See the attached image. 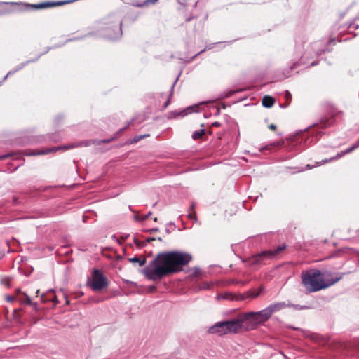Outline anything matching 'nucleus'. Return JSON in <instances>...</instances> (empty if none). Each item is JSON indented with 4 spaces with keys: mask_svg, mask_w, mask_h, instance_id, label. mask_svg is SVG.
I'll return each instance as SVG.
<instances>
[{
    "mask_svg": "<svg viewBox=\"0 0 359 359\" xmlns=\"http://www.w3.org/2000/svg\"><path fill=\"white\" fill-rule=\"evenodd\" d=\"M286 244L283 243L273 250H263L261 252L252 255L243 262L248 266L256 268L266 264L270 260L275 259L277 255L286 248Z\"/></svg>",
    "mask_w": 359,
    "mask_h": 359,
    "instance_id": "39448f33",
    "label": "nucleus"
},
{
    "mask_svg": "<svg viewBox=\"0 0 359 359\" xmlns=\"http://www.w3.org/2000/svg\"><path fill=\"white\" fill-rule=\"evenodd\" d=\"M103 27L102 36L109 40H117L122 36V22L114 15L106 18Z\"/></svg>",
    "mask_w": 359,
    "mask_h": 359,
    "instance_id": "0eeeda50",
    "label": "nucleus"
},
{
    "mask_svg": "<svg viewBox=\"0 0 359 359\" xmlns=\"http://www.w3.org/2000/svg\"><path fill=\"white\" fill-rule=\"evenodd\" d=\"M355 143L358 146V147H359V138L357 140V141Z\"/></svg>",
    "mask_w": 359,
    "mask_h": 359,
    "instance_id": "052dcab7",
    "label": "nucleus"
},
{
    "mask_svg": "<svg viewBox=\"0 0 359 359\" xmlns=\"http://www.w3.org/2000/svg\"><path fill=\"white\" fill-rule=\"evenodd\" d=\"M258 295H259V293H257V294H254L253 296H254L255 297H257Z\"/></svg>",
    "mask_w": 359,
    "mask_h": 359,
    "instance_id": "0e129e2a",
    "label": "nucleus"
},
{
    "mask_svg": "<svg viewBox=\"0 0 359 359\" xmlns=\"http://www.w3.org/2000/svg\"><path fill=\"white\" fill-rule=\"evenodd\" d=\"M128 237H129V234H127V233H123V234L121 236V238H122L123 241H126Z\"/></svg>",
    "mask_w": 359,
    "mask_h": 359,
    "instance_id": "a18cd8bd",
    "label": "nucleus"
},
{
    "mask_svg": "<svg viewBox=\"0 0 359 359\" xmlns=\"http://www.w3.org/2000/svg\"><path fill=\"white\" fill-rule=\"evenodd\" d=\"M17 72V70L15 69V68L14 69H12L11 71H9L7 74V76H12L15 73Z\"/></svg>",
    "mask_w": 359,
    "mask_h": 359,
    "instance_id": "4c0bfd02",
    "label": "nucleus"
},
{
    "mask_svg": "<svg viewBox=\"0 0 359 359\" xmlns=\"http://www.w3.org/2000/svg\"><path fill=\"white\" fill-rule=\"evenodd\" d=\"M133 242L138 247L140 245V241L135 237L133 238Z\"/></svg>",
    "mask_w": 359,
    "mask_h": 359,
    "instance_id": "09e8293b",
    "label": "nucleus"
},
{
    "mask_svg": "<svg viewBox=\"0 0 359 359\" xmlns=\"http://www.w3.org/2000/svg\"><path fill=\"white\" fill-rule=\"evenodd\" d=\"M327 51H329L327 48L326 46L321 48L320 43L316 42L311 44L302 55L300 60L293 62L290 67L285 68L283 72V74L285 77H290L291 76V72L300 67L301 65L308 64L307 67H313L317 65L318 64L317 60H313L309 64V60L310 58L313 59L315 57H318Z\"/></svg>",
    "mask_w": 359,
    "mask_h": 359,
    "instance_id": "20e7f679",
    "label": "nucleus"
},
{
    "mask_svg": "<svg viewBox=\"0 0 359 359\" xmlns=\"http://www.w3.org/2000/svg\"><path fill=\"white\" fill-rule=\"evenodd\" d=\"M270 147L269 146H266L264 147H263L262 149L264 150V149H269Z\"/></svg>",
    "mask_w": 359,
    "mask_h": 359,
    "instance_id": "13d9d810",
    "label": "nucleus"
},
{
    "mask_svg": "<svg viewBox=\"0 0 359 359\" xmlns=\"http://www.w3.org/2000/svg\"><path fill=\"white\" fill-rule=\"evenodd\" d=\"M220 126H221V123L218 121H215L212 123V126H214V127H219Z\"/></svg>",
    "mask_w": 359,
    "mask_h": 359,
    "instance_id": "c03bdc74",
    "label": "nucleus"
},
{
    "mask_svg": "<svg viewBox=\"0 0 359 359\" xmlns=\"http://www.w3.org/2000/svg\"><path fill=\"white\" fill-rule=\"evenodd\" d=\"M205 134V129H200V130H195L193 133V134L191 135V137L194 140H199V139L202 138V137Z\"/></svg>",
    "mask_w": 359,
    "mask_h": 359,
    "instance_id": "6ab92c4d",
    "label": "nucleus"
},
{
    "mask_svg": "<svg viewBox=\"0 0 359 359\" xmlns=\"http://www.w3.org/2000/svg\"><path fill=\"white\" fill-rule=\"evenodd\" d=\"M151 215V212H149V213H147L144 215H142V217L138 216V215H135L134 219L135 221H145L149 217V216Z\"/></svg>",
    "mask_w": 359,
    "mask_h": 359,
    "instance_id": "4be33fe9",
    "label": "nucleus"
},
{
    "mask_svg": "<svg viewBox=\"0 0 359 359\" xmlns=\"http://www.w3.org/2000/svg\"><path fill=\"white\" fill-rule=\"evenodd\" d=\"M290 307H293L295 309H297V310H302V309H308L309 307L306 306H301V305H299V304H290Z\"/></svg>",
    "mask_w": 359,
    "mask_h": 359,
    "instance_id": "cd10ccee",
    "label": "nucleus"
},
{
    "mask_svg": "<svg viewBox=\"0 0 359 359\" xmlns=\"http://www.w3.org/2000/svg\"><path fill=\"white\" fill-rule=\"evenodd\" d=\"M157 240H158V241H162V238H161V237H158V238H157Z\"/></svg>",
    "mask_w": 359,
    "mask_h": 359,
    "instance_id": "e2e57ef3",
    "label": "nucleus"
},
{
    "mask_svg": "<svg viewBox=\"0 0 359 359\" xmlns=\"http://www.w3.org/2000/svg\"><path fill=\"white\" fill-rule=\"evenodd\" d=\"M155 240H156V238H155L149 237V238H148L146 240V241H147V243H150V242H151V241H155Z\"/></svg>",
    "mask_w": 359,
    "mask_h": 359,
    "instance_id": "de8ad7c7",
    "label": "nucleus"
},
{
    "mask_svg": "<svg viewBox=\"0 0 359 359\" xmlns=\"http://www.w3.org/2000/svg\"><path fill=\"white\" fill-rule=\"evenodd\" d=\"M269 129H271V130H276V126L275 124H273V123H272V124H270V125L269 126Z\"/></svg>",
    "mask_w": 359,
    "mask_h": 359,
    "instance_id": "37998d69",
    "label": "nucleus"
},
{
    "mask_svg": "<svg viewBox=\"0 0 359 359\" xmlns=\"http://www.w3.org/2000/svg\"><path fill=\"white\" fill-rule=\"evenodd\" d=\"M285 97L287 100H290L292 99V95L287 90L285 92Z\"/></svg>",
    "mask_w": 359,
    "mask_h": 359,
    "instance_id": "e433bc0d",
    "label": "nucleus"
},
{
    "mask_svg": "<svg viewBox=\"0 0 359 359\" xmlns=\"http://www.w3.org/2000/svg\"><path fill=\"white\" fill-rule=\"evenodd\" d=\"M327 113L330 117H323L318 123L312 124L304 130L297 131L294 135L289 137L290 143L294 147H298L299 149H304L316 142L325 134L323 130L332 126L336 116L341 111L334 105H330Z\"/></svg>",
    "mask_w": 359,
    "mask_h": 359,
    "instance_id": "f03ea898",
    "label": "nucleus"
},
{
    "mask_svg": "<svg viewBox=\"0 0 359 359\" xmlns=\"http://www.w3.org/2000/svg\"><path fill=\"white\" fill-rule=\"evenodd\" d=\"M16 294H17L18 295H19V294H23V292H21V290H20L19 288H18V289H16Z\"/></svg>",
    "mask_w": 359,
    "mask_h": 359,
    "instance_id": "5fc2aeb1",
    "label": "nucleus"
},
{
    "mask_svg": "<svg viewBox=\"0 0 359 359\" xmlns=\"http://www.w3.org/2000/svg\"><path fill=\"white\" fill-rule=\"evenodd\" d=\"M128 261L132 263H137L140 266H142L145 264L146 263V259L145 258H140V257L135 256L134 257L129 258Z\"/></svg>",
    "mask_w": 359,
    "mask_h": 359,
    "instance_id": "a211bd4d",
    "label": "nucleus"
},
{
    "mask_svg": "<svg viewBox=\"0 0 359 359\" xmlns=\"http://www.w3.org/2000/svg\"><path fill=\"white\" fill-rule=\"evenodd\" d=\"M198 108V106L197 105H194V106H190V107H187L186 109L182 110V111H170L168 114V118H177L178 116H187L188 114H191L194 111H195V109H197Z\"/></svg>",
    "mask_w": 359,
    "mask_h": 359,
    "instance_id": "9b49d317",
    "label": "nucleus"
},
{
    "mask_svg": "<svg viewBox=\"0 0 359 359\" xmlns=\"http://www.w3.org/2000/svg\"><path fill=\"white\" fill-rule=\"evenodd\" d=\"M8 280H9L8 279L3 280H2V283H3L4 284H7V285H8V286H9V285H8Z\"/></svg>",
    "mask_w": 359,
    "mask_h": 359,
    "instance_id": "6e6d98bb",
    "label": "nucleus"
},
{
    "mask_svg": "<svg viewBox=\"0 0 359 359\" xmlns=\"http://www.w3.org/2000/svg\"><path fill=\"white\" fill-rule=\"evenodd\" d=\"M201 273V269L198 266H196L193 269V276H198Z\"/></svg>",
    "mask_w": 359,
    "mask_h": 359,
    "instance_id": "7c9ffc66",
    "label": "nucleus"
},
{
    "mask_svg": "<svg viewBox=\"0 0 359 359\" xmlns=\"http://www.w3.org/2000/svg\"><path fill=\"white\" fill-rule=\"evenodd\" d=\"M357 148H358V146L355 144V143H354L352 146L349 147L348 148H347L346 149H345L344 151L346 153V154H348L353 152Z\"/></svg>",
    "mask_w": 359,
    "mask_h": 359,
    "instance_id": "393cba45",
    "label": "nucleus"
},
{
    "mask_svg": "<svg viewBox=\"0 0 359 359\" xmlns=\"http://www.w3.org/2000/svg\"><path fill=\"white\" fill-rule=\"evenodd\" d=\"M158 231V228H153V229H149L144 230V231L149 232V233H153V232H156V231Z\"/></svg>",
    "mask_w": 359,
    "mask_h": 359,
    "instance_id": "f704fd0d",
    "label": "nucleus"
},
{
    "mask_svg": "<svg viewBox=\"0 0 359 359\" xmlns=\"http://www.w3.org/2000/svg\"><path fill=\"white\" fill-rule=\"evenodd\" d=\"M222 108H223V109H225V108H226L225 104H223V105H222Z\"/></svg>",
    "mask_w": 359,
    "mask_h": 359,
    "instance_id": "774afa93",
    "label": "nucleus"
},
{
    "mask_svg": "<svg viewBox=\"0 0 359 359\" xmlns=\"http://www.w3.org/2000/svg\"><path fill=\"white\" fill-rule=\"evenodd\" d=\"M180 74L178 75V76L177 77V79H175V82L173 83V84L171 86V89H170V97H171L172 95V93H173V90H174V88H175V86L176 84V83L178 81V79H179V76H180Z\"/></svg>",
    "mask_w": 359,
    "mask_h": 359,
    "instance_id": "72a5a7b5",
    "label": "nucleus"
},
{
    "mask_svg": "<svg viewBox=\"0 0 359 359\" xmlns=\"http://www.w3.org/2000/svg\"><path fill=\"white\" fill-rule=\"evenodd\" d=\"M189 209H190V212H194V210H195V203L194 202H192Z\"/></svg>",
    "mask_w": 359,
    "mask_h": 359,
    "instance_id": "79ce46f5",
    "label": "nucleus"
},
{
    "mask_svg": "<svg viewBox=\"0 0 359 359\" xmlns=\"http://www.w3.org/2000/svg\"><path fill=\"white\" fill-rule=\"evenodd\" d=\"M93 291H101L108 285L106 276L97 269L92 271V280L88 284Z\"/></svg>",
    "mask_w": 359,
    "mask_h": 359,
    "instance_id": "1a4fd4ad",
    "label": "nucleus"
},
{
    "mask_svg": "<svg viewBox=\"0 0 359 359\" xmlns=\"http://www.w3.org/2000/svg\"><path fill=\"white\" fill-rule=\"evenodd\" d=\"M271 315L268 309L265 308L257 312H248L241 316L243 320V326L246 330H252L260 323L266 322L271 318Z\"/></svg>",
    "mask_w": 359,
    "mask_h": 359,
    "instance_id": "6e6552de",
    "label": "nucleus"
},
{
    "mask_svg": "<svg viewBox=\"0 0 359 359\" xmlns=\"http://www.w3.org/2000/svg\"><path fill=\"white\" fill-rule=\"evenodd\" d=\"M158 0H144L143 1H134L132 5L137 8L147 7L151 4L157 3Z\"/></svg>",
    "mask_w": 359,
    "mask_h": 359,
    "instance_id": "2eb2a0df",
    "label": "nucleus"
},
{
    "mask_svg": "<svg viewBox=\"0 0 359 359\" xmlns=\"http://www.w3.org/2000/svg\"><path fill=\"white\" fill-rule=\"evenodd\" d=\"M74 146L72 144H67V145H64L62 147H52V148L46 149H37V150L33 151L30 153H27V154H26V155H27V156L45 155V154H50V152H53V151H58L60 149L67 150L69 149L74 148Z\"/></svg>",
    "mask_w": 359,
    "mask_h": 359,
    "instance_id": "9d476101",
    "label": "nucleus"
},
{
    "mask_svg": "<svg viewBox=\"0 0 359 359\" xmlns=\"http://www.w3.org/2000/svg\"><path fill=\"white\" fill-rule=\"evenodd\" d=\"M290 303H285V302H276L274 304H271L269 306H267L271 315H272L273 313L280 311L283 309H284L286 307H290Z\"/></svg>",
    "mask_w": 359,
    "mask_h": 359,
    "instance_id": "f8f14e48",
    "label": "nucleus"
},
{
    "mask_svg": "<svg viewBox=\"0 0 359 359\" xmlns=\"http://www.w3.org/2000/svg\"><path fill=\"white\" fill-rule=\"evenodd\" d=\"M9 6H19V3L16 2H0V15H4L11 13L13 11Z\"/></svg>",
    "mask_w": 359,
    "mask_h": 359,
    "instance_id": "4468645a",
    "label": "nucleus"
},
{
    "mask_svg": "<svg viewBox=\"0 0 359 359\" xmlns=\"http://www.w3.org/2000/svg\"><path fill=\"white\" fill-rule=\"evenodd\" d=\"M127 128V126L124 127V128H121L117 133H116V135H115L113 137L111 138H109V139H104V140H102L100 141V142L102 143H109L110 142L111 140L116 139L117 137V135L118 134H121L124 130H126V128Z\"/></svg>",
    "mask_w": 359,
    "mask_h": 359,
    "instance_id": "412c9836",
    "label": "nucleus"
},
{
    "mask_svg": "<svg viewBox=\"0 0 359 359\" xmlns=\"http://www.w3.org/2000/svg\"><path fill=\"white\" fill-rule=\"evenodd\" d=\"M50 49V48H47V50L45 52V53H43L40 55H39L37 57H36L35 58H33V59H31V60H27L26 62H29V63H32V62H35L36 61H38V60L41 57V56H42L43 55H44L45 53H48V51Z\"/></svg>",
    "mask_w": 359,
    "mask_h": 359,
    "instance_id": "a878e982",
    "label": "nucleus"
},
{
    "mask_svg": "<svg viewBox=\"0 0 359 359\" xmlns=\"http://www.w3.org/2000/svg\"><path fill=\"white\" fill-rule=\"evenodd\" d=\"M4 252H0V260L4 257Z\"/></svg>",
    "mask_w": 359,
    "mask_h": 359,
    "instance_id": "4d7b16f0",
    "label": "nucleus"
},
{
    "mask_svg": "<svg viewBox=\"0 0 359 359\" xmlns=\"http://www.w3.org/2000/svg\"><path fill=\"white\" fill-rule=\"evenodd\" d=\"M50 139L54 142H57L60 140V137L57 133L53 134L52 136L50 137Z\"/></svg>",
    "mask_w": 359,
    "mask_h": 359,
    "instance_id": "2f4dec72",
    "label": "nucleus"
},
{
    "mask_svg": "<svg viewBox=\"0 0 359 359\" xmlns=\"http://www.w3.org/2000/svg\"><path fill=\"white\" fill-rule=\"evenodd\" d=\"M13 201L14 205H18L19 203L18 198L16 196H13Z\"/></svg>",
    "mask_w": 359,
    "mask_h": 359,
    "instance_id": "ea45409f",
    "label": "nucleus"
},
{
    "mask_svg": "<svg viewBox=\"0 0 359 359\" xmlns=\"http://www.w3.org/2000/svg\"><path fill=\"white\" fill-rule=\"evenodd\" d=\"M22 295V296L20 297V301L21 302L26 304H29V305L32 304V300H31V298L29 297V296H28L25 293H23Z\"/></svg>",
    "mask_w": 359,
    "mask_h": 359,
    "instance_id": "aec40b11",
    "label": "nucleus"
},
{
    "mask_svg": "<svg viewBox=\"0 0 359 359\" xmlns=\"http://www.w3.org/2000/svg\"><path fill=\"white\" fill-rule=\"evenodd\" d=\"M149 134H147V135H135L130 141V143L131 144H134V143H137L140 140H141L142 139L144 138L145 137H149Z\"/></svg>",
    "mask_w": 359,
    "mask_h": 359,
    "instance_id": "5701e85b",
    "label": "nucleus"
},
{
    "mask_svg": "<svg viewBox=\"0 0 359 359\" xmlns=\"http://www.w3.org/2000/svg\"><path fill=\"white\" fill-rule=\"evenodd\" d=\"M221 43L222 42H217V43H212L207 44L204 49L201 50L197 54H196L194 56H192L190 59L186 60L185 61L187 62H190L193 61L199 55L202 54L203 53H204L206 50L212 49L217 44H219V43Z\"/></svg>",
    "mask_w": 359,
    "mask_h": 359,
    "instance_id": "dca6fc26",
    "label": "nucleus"
},
{
    "mask_svg": "<svg viewBox=\"0 0 359 359\" xmlns=\"http://www.w3.org/2000/svg\"><path fill=\"white\" fill-rule=\"evenodd\" d=\"M274 102H275L274 98L269 95H264L263 97L262 101L263 107H264L266 108L271 107L274 104Z\"/></svg>",
    "mask_w": 359,
    "mask_h": 359,
    "instance_id": "f3484780",
    "label": "nucleus"
},
{
    "mask_svg": "<svg viewBox=\"0 0 359 359\" xmlns=\"http://www.w3.org/2000/svg\"><path fill=\"white\" fill-rule=\"evenodd\" d=\"M172 230H173L172 228L170 229V226H167V227L165 229V231L167 233H170Z\"/></svg>",
    "mask_w": 359,
    "mask_h": 359,
    "instance_id": "49530a36",
    "label": "nucleus"
},
{
    "mask_svg": "<svg viewBox=\"0 0 359 359\" xmlns=\"http://www.w3.org/2000/svg\"><path fill=\"white\" fill-rule=\"evenodd\" d=\"M18 154H17L15 152H9V153H7V154H4V155H0V161L6 159V158H10V157L15 156H18Z\"/></svg>",
    "mask_w": 359,
    "mask_h": 359,
    "instance_id": "b1692460",
    "label": "nucleus"
},
{
    "mask_svg": "<svg viewBox=\"0 0 359 359\" xmlns=\"http://www.w3.org/2000/svg\"><path fill=\"white\" fill-rule=\"evenodd\" d=\"M192 18H193L192 17L188 18L186 19V21L187 22H189V21H191L192 20Z\"/></svg>",
    "mask_w": 359,
    "mask_h": 359,
    "instance_id": "bf43d9fd",
    "label": "nucleus"
},
{
    "mask_svg": "<svg viewBox=\"0 0 359 359\" xmlns=\"http://www.w3.org/2000/svg\"><path fill=\"white\" fill-rule=\"evenodd\" d=\"M83 144L87 147L89 145V143H88V142H86L83 143Z\"/></svg>",
    "mask_w": 359,
    "mask_h": 359,
    "instance_id": "680f3d73",
    "label": "nucleus"
},
{
    "mask_svg": "<svg viewBox=\"0 0 359 359\" xmlns=\"http://www.w3.org/2000/svg\"><path fill=\"white\" fill-rule=\"evenodd\" d=\"M147 241H144L142 242H140V245H138V247H140V248H143L146 245H147Z\"/></svg>",
    "mask_w": 359,
    "mask_h": 359,
    "instance_id": "a19ab883",
    "label": "nucleus"
},
{
    "mask_svg": "<svg viewBox=\"0 0 359 359\" xmlns=\"http://www.w3.org/2000/svg\"><path fill=\"white\" fill-rule=\"evenodd\" d=\"M220 114V109L219 108H217L216 109V112L215 113V116H217Z\"/></svg>",
    "mask_w": 359,
    "mask_h": 359,
    "instance_id": "603ef678",
    "label": "nucleus"
},
{
    "mask_svg": "<svg viewBox=\"0 0 359 359\" xmlns=\"http://www.w3.org/2000/svg\"><path fill=\"white\" fill-rule=\"evenodd\" d=\"M167 226H172V229H174L175 228V226L174 223H172V222H170L169 224H167Z\"/></svg>",
    "mask_w": 359,
    "mask_h": 359,
    "instance_id": "864d4df0",
    "label": "nucleus"
},
{
    "mask_svg": "<svg viewBox=\"0 0 359 359\" xmlns=\"http://www.w3.org/2000/svg\"><path fill=\"white\" fill-rule=\"evenodd\" d=\"M345 273H338L332 275L331 278L320 279L321 276H327L326 273H322L320 270L304 271L302 273V283L308 292H317L326 289L342 279Z\"/></svg>",
    "mask_w": 359,
    "mask_h": 359,
    "instance_id": "7ed1b4c3",
    "label": "nucleus"
},
{
    "mask_svg": "<svg viewBox=\"0 0 359 359\" xmlns=\"http://www.w3.org/2000/svg\"><path fill=\"white\" fill-rule=\"evenodd\" d=\"M9 76H7V74L3 78V79L1 81H0V86L2 85V83L6 81V79Z\"/></svg>",
    "mask_w": 359,
    "mask_h": 359,
    "instance_id": "8fccbe9b",
    "label": "nucleus"
},
{
    "mask_svg": "<svg viewBox=\"0 0 359 359\" xmlns=\"http://www.w3.org/2000/svg\"><path fill=\"white\" fill-rule=\"evenodd\" d=\"M27 65H29V62H26V61L23 62L19 64L18 65H17L15 67V69L17 70V72H18L20 69H22V68H24Z\"/></svg>",
    "mask_w": 359,
    "mask_h": 359,
    "instance_id": "c85d7f7f",
    "label": "nucleus"
},
{
    "mask_svg": "<svg viewBox=\"0 0 359 359\" xmlns=\"http://www.w3.org/2000/svg\"><path fill=\"white\" fill-rule=\"evenodd\" d=\"M229 297V294H217V299L219 300V299H228Z\"/></svg>",
    "mask_w": 359,
    "mask_h": 359,
    "instance_id": "473e14b6",
    "label": "nucleus"
},
{
    "mask_svg": "<svg viewBox=\"0 0 359 359\" xmlns=\"http://www.w3.org/2000/svg\"><path fill=\"white\" fill-rule=\"evenodd\" d=\"M14 299L13 297L8 296L7 297V301L8 302H12Z\"/></svg>",
    "mask_w": 359,
    "mask_h": 359,
    "instance_id": "3c124183",
    "label": "nucleus"
},
{
    "mask_svg": "<svg viewBox=\"0 0 359 359\" xmlns=\"http://www.w3.org/2000/svg\"><path fill=\"white\" fill-rule=\"evenodd\" d=\"M187 359H196V358H194V357H190V358H187Z\"/></svg>",
    "mask_w": 359,
    "mask_h": 359,
    "instance_id": "338daca9",
    "label": "nucleus"
},
{
    "mask_svg": "<svg viewBox=\"0 0 359 359\" xmlns=\"http://www.w3.org/2000/svg\"><path fill=\"white\" fill-rule=\"evenodd\" d=\"M245 325L243 323L241 317L233 318L229 320H223L216 323L208 329L210 334L224 335L228 333H237Z\"/></svg>",
    "mask_w": 359,
    "mask_h": 359,
    "instance_id": "423d86ee",
    "label": "nucleus"
},
{
    "mask_svg": "<svg viewBox=\"0 0 359 359\" xmlns=\"http://www.w3.org/2000/svg\"><path fill=\"white\" fill-rule=\"evenodd\" d=\"M188 217L190 219H192L195 222H197L198 221V218H197V216H196V212L195 210H194V212H189V213L188 214Z\"/></svg>",
    "mask_w": 359,
    "mask_h": 359,
    "instance_id": "bb28decb",
    "label": "nucleus"
},
{
    "mask_svg": "<svg viewBox=\"0 0 359 359\" xmlns=\"http://www.w3.org/2000/svg\"><path fill=\"white\" fill-rule=\"evenodd\" d=\"M209 288H210V286L207 283H203V285L201 287V289H203V290H206V289H209Z\"/></svg>",
    "mask_w": 359,
    "mask_h": 359,
    "instance_id": "c9c22d12",
    "label": "nucleus"
},
{
    "mask_svg": "<svg viewBox=\"0 0 359 359\" xmlns=\"http://www.w3.org/2000/svg\"><path fill=\"white\" fill-rule=\"evenodd\" d=\"M64 118V116L62 114H58L57 116H55V123L56 124H59V123L60 121H62Z\"/></svg>",
    "mask_w": 359,
    "mask_h": 359,
    "instance_id": "c756f323",
    "label": "nucleus"
},
{
    "mask_svg": "<svg viewBox=\"0 0 359 359\" xmlns=\"http://www.w3.org/2000/svg\"><path fill=\"white\" fill-rule=\"evenodd\" d=\"M170 98H168L164 103V105H163V108L165 109L166 107H168V105L170 104Z\"/></svg>",
    "mask_w": 359,
    "mask_h": 359,
    "instance_id": "58836bf2",
    "label": "nucleus"
},
{
    "mask_svg": "<svg viewBox=\"0 0 359 359\" xmlns=\"http://www.w3.org/2000/svg\"><path fill=\"white\" fill-rule=\"evenodd\" d=\"M93 34V33L90 32L87 34V36H91Z\"/></svg>",
    "mask_w": 359,
    "mask_h": 359,
    "instance_id": "69168bd1",
    "label": "nucleus"
},
{
    "mask_svg": "<svg viewBox=\"0 0 359 359\" xmlns=\"http://www.w3.org/2000/svg\"><path fill=\"white\" fill-rule=\"evenodd\" d=\"M193 259L192 255L178 250L159 252L144 269L142 273L152 281L161 280L164 277L182 271Z\"/></svg>",
    "mask_w": 359,
    "mask_h": 359,
    "instance_id": "f257e3e1",
    "label": "nucleus"
},
{
    "mask_svg": "<svg viewBox=\"0 0 359 359\" xmlns=\"http://www.w3.org/2000/svg\"><path fill=\"white\" fill-rule=\"evenodd\" d=\"M345 155H346V153L344 152V151H340V152L337 153V154L336 156H333V157H332V158H329V159H327V158H326V159L323 160V161H322V163H318V162H316V165H322V164H324V163H328V162H330V161H334V160L339 159V158H340L343 157V156H345ZM314 167H315V165H309V164H307V165H306L305 168H304V169L301 170L300 171H304V170H310V169H311V168H314Z\"/></svg>",
    "mask_w": 359,
    "mask_h": 359,
    "instance_id": "ddd939ff",
    "label": "nucleus"
}]
</instances>
